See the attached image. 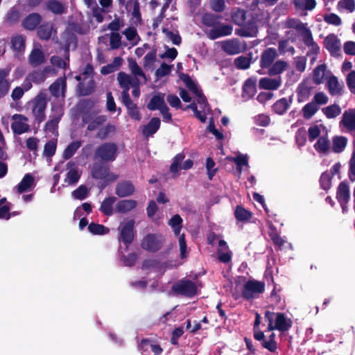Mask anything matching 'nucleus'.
Listing matches in <instances>:
<instances>
[{"mask_svg": "<svg viewBox=\"0 0 355 355\" xmlns=\"http://www.w3.org/2000/svg\"><path fill=\"white\" fill-rule=\"evenodd\" d=\"M293 322L291 318L286 316L285 313L282 312L277 313L275 317V327L276 330L281 332H286L292 327Z\"/></svg>", "mask_w": 355, "mask_h": 355, "instance_id": "20", "label": "nucleus"}, {"mask_svg": "<svg viewBox=\"0 0 355 355\" xmlns=\"http://www.w3.org/2000/svg\"><path fill=\"white\" fill-rule=\"evenodd\" d=\"M257 93V78L250 77L245 82L242 87V97L250 99Z\"/></svg>", "mask_w": 355, "mask_h": 355, "instance_id": "17", "label": "nucleus"}, {"mask_svg": "<svg viewBox=\"0 0 355 355\" xmlns=\"http://www.w3.org/2000/svg\"><path fill=\"white\" fill-rule=\"evenodd\" d=\"M349 179L354 182L355 181V143L354 142V149L352 156L349 161V170H348Z\"/></svg>", "mask_w": 355, "mask_h": 355, "instance_id": "64", "label": "nucleus"}, {"mask_svg": "<svg viewBox=\"0 0 355 355\" xmlns=\"http://www.w3.org/2000/svg\"><path fill=\"white\" fill-rule=\"evenodd\" d=\"M330 146V141L327 137H320L314 144V148L318 152L327 153Z\"/></svg>", "mask_w": 355, "mask_h": 355, "instance_id": "58", "label": "nucleus"}, {"mask_svg": "<svg viewBox=\"0 0 355 355\" xmlns=\"http://www.w3.org/2000/svg\"><path fill=\"white\" fill-rule=\"evenodd\" d=\"M261 315L258 313H255V320L253 324V336L256 340H261L266 338L263 331L259 329L261 324Z\"/></svg>", "mask_w": 355, "mask_h": 355, "instance_id": "46", "label": "nucleus"}, {"mask_svg": "<svg viewBox=\"0 0 355 355\" xmlns=\"http://www.w3.org/2000/svg\"><path fill=\"white\" fill-rule=\"evenodd\" d=\"M160 125V119L158 117H153L146 125L142 126L143 136L146 138L152 137L159 129Z\"/></svg>", "mask_w": 355, "mask_h": 355, "instance_id": "19", "label": "nucleus"}, {"mask_svg": "<svg viewBox=\"0 0 355 355\" xmlns=\"http://www.w3.org/2000/svg\"><path fill=\"white\" fill-rule=\"evenodd\" d=\"M327 67L324 64L318 65L313 72V80L316 85L323 83Z\"/></svg>", "mask_w": 355, "mask_h": 355, "instance_id": "49", "label": "nucleus"}, {"mask_svg": "<svg viewBox=\"0 0 355 355\" xmlns=\"http://www.w3.org/2000/svg\"><path fill=\"white\" fill-rule=\"evenodd\" d=\"M327 87L331 96H340L342 94L343 86L335 76L329 78L327 82Z\"/></svg>", "mask_w": 355, "mask_h": 355, "instance_id": "34", "label": "nucleus"}, {"mask_svg": "<svg viewBox=\"0 0 355 355\" xmlns=\"http://www.w3.org/2000/svg\"><path fill=\"white\" fill-rule=\"evenodd\" d=\"M42 15L38 12L28 14L21 21L22 27L27 31H35L41 24Z\"/></svg>", "mask_w": 355, "mask_h": 355, "instance_id": "13", "label": "nucleus"}, {"mask_svg": "<svg viewBox=\"0 0 355 355\" xmlns=\"http://www.w3.org/2000/svg\"><path fill=\"white\" fill-rule=\"evenodd\" d=\"M163 246V241L159 236L148 234L141 241V247L149 252H156Z\"/></svg>", "mask_w": 355, "mask_h": 355, "instance_id": "7", "label": "nucleus"}, {"mask_svg": "<svg viewBox=\"0 0 355 355\" xmlns=\"http://www.w3.org/2000/svg\"><path fill=\"white\" fill-rule=\"evenodd\" d=\"M10 48L16 53H22L26 48V37L21 34H15L10 39Z\"/></svg>", "mask_w": 355, "mask_h": 355, "instance_id": "28", "label": "nucleus"}, {"mask_svg": "<svg viewBox=\"0 0 355 355\" xmlns=\"http://www.w3.org/2000/svg\"><path fill=\"white\" fill-rule=\"evenodd\" d=\"M347 132L355 136V108L345 110L340 122Z\"/></svg>", "mask_w": 355, "mask_h": 355, "instance_id": "12", "label": "nucleus"}, {"mask_svg": "<svg viewBox=\"0 0 355 355\" xmlns=\"http://www.w3.org/2000/svg\"><path fill=\"white\" fill-rule=\"evenodd\" d=\"M81 146L80 141H75L70 143L63 152L62 157L64 159H69L73 156L78 149Z\"/></svg>", "mask_w": 355, "mask_h": 355, "instance_id": "50", "label": "nucleus"}, {"mask_svg": "<svg viewBox=\"0 0 355 355\" xmlns=\"http://www.w3.org/2000/svg\"><path fill=\"white\" fill-rule=\"evenodd\" d=\"M319 107L313 101L306 104L302 110L303 117L305 119H310L318 112Z\"/></svg>", "mask_w": 355, "mask_h": 355, "instance_id": "52", "label": "nucleus"}, {"mask_svg": "<svg viewBox=\"0 0 355 355\" xmlns=\"http://www.w3.org/2000/svg\"><path fill=\"white\" fill-rule=\"evenodd\" d=\"M78 86L80 95L88 96L94 92L96 84L95 81L91 78L86 85L83 83H80Z\"/></svg>", "mask_w": 355, "mask_h": 355, "instance_id": "54", "label": "nucleus"}, {"mask_svg": "<svg viewBox=\"0 0 355 355\" xmlns=\"http://www.w3.org/2000/svg\"><path fill=\"white\" fill-rule=\"evenodd\" d=\"M236 35L241 37H255L258 33L257 21L253 16L245 20V23L240 26L239 28L235 30Z\"/></svg>", "mask_w": 355, "mask_h": 355, "instance_id": "6", "label": "nucleus"}, {"mask_svg": "<svg viewBox=\"0 0 355 355\" xmlns=\"http://www.w3.org/2000/svg\"><path fill=\"white\" fill-rule=\"evenodd\" d=\"M52 69L50 66L45 67L42 70H35L28 74L33 83L35 84H41L46 80V74L51 71Z\"/></svg>", "mask_w": 355, "mask_h": 355, "instance_id": "37", "label": "nucleus"}, {"mask_svg": "<svg viewBox=\"0 0 355 355\" xmlns=\"http://www.w3.org/2000/svg\"><path fill=\"white\" fill-rule=\"evenodd\" d=\"M223 50L229 55H236L243 50L241 43L238 40H227L222 44Z\"/></svg>", "mask_w": 355, "mask_h": 355, "instance_id": "29", "label": "nucleus"}, {"mask_svg": "<svg viewBox=\"0 0 355 355\" xmlns=\"http://www.w3.org/2000/svg\"><path fill=\"white\" fill-rule=\"evenodd\" d=\"M324 46L333 57H339L341 54L340 40L334 34L327 35L324 40Z\"/></svg>", "mask_w": 355, "mask_h": 355, "instance_id": "11", "label": "nucleus"}, {"mask_svg": "<svg viewBox=\"0 0 355 355\" xmlns=\"http://www.w3.org/2000/svg\"><path fill=\"white\" fill-rule=\"evenodd\" d=\"M29 64L36 67L45 62V56L43 51L40 49H33L28 56Z\"/></svg>", "mask_w": 355, "mask_h": 355, "instance_id": "31", "label": "nucleus"}, {"mask_svg": "<svg viewBox=\"0 0 355 355\" xmlns=\"http://www.w3.org/2000/svg\"><path fill=\"white\" fill-rule=\"evenodd\" d=\"M88 230L94 235H105L110 232L108 227L96 223H91L89 224Z\"/></svg>", "mask_w": 355, "mask_h": 355, "instance_id": "51", "label": "nucleus"}, {"mask_svg": "<svg viewBox=\"0 0 355 355\" xmlns=\"http://www.w3.org/2000/svg\"><path fill=\"white\" fill-rule=\"evenodd\" d=\"M336 198L340 204H347L349 198V188L347 183L345 182H341L336 192Z\"/></svg>", "mask_w": 355, "mask_h": 355, "instance_id": "26", "label": "nucleus"}, {"mask_svg": "<svg viewBox=\"0 0 355 355\" xmlns=\"http://www.w3.org/2000/svg\"><path fill=\"white\" fill-rule=\"evenodd\" d=\"M81 173H79L77 168H71L67 173L64 182L69 185H75L80 178Z\"/></svg>", "mask_w": 355, "mask_h": 355, "instance_id": "59", "label": "nucleus"}, {"mask_svg": "<svg viewBox=\"0 0 355 355\" xmlns=\"http://www.w3.org/2000/svg\"><path fill=\"white\" fill-rule=\"evenodd\" d=\"M20 17V13L15 8H12L6 15V21L10 25L17 24Z\"/></svg>", "mask_w": 355, "mask_h": 355, "instance_id": "63", "label": "nucleus"}, {"mask_svg": "<svg viewBox=\"0 0 355 355\" xmlns=\"http://www.w3.org/2000/svg\"><path fill=\"white\" fill-rule=\"evenodd\" d=\"M291 103V98L288 100L286 98L284 97L277 101L273 104V105L272 106V110L275 113L279 115H283L288 110Z\"/></svg>", "mask_w": 355, "mask_h": 355, "instance_id": "33", "label": "nucleus"}, {"mask_svg": "<svg viewBox=\"0 0 355 355\" xmlns=\"http://www.w3.org/2000/svg\"><path fill=\"white\" fill-rule=\"evenodd\" d=\"M166 105L164 102V94L159 93L152 97L150 102L147 104V108L149 110H160Z\"/></svg>", "mask_w": 355, "mask_h": 355, "instance_id": "40", "label": "nucleus"}, {"mask_svg": "<svg viewBox=\"0 0 355 355\" xmlns=\"http://www.w3.org/2000/svg\"><path fill=\"white\" fill-rule=\"evenodd\" d=\"M303 43L309 47L307 55H317L320 53V47L313 40L312 33L310 31H306V34L302 37Z\"/></svg>", "mask_w": 355, "mask_h": 355, "instance_id": "23", "label": "nucleus"}, {"mask_svg": "<svg viewBox=\"0 0 355 355\" xmlns=\"http://www.w3.org/2000/svg\"><path fill=\"white\" fill-rule=\"evenodd\" d=\"M64 59L58 55H53L51 58V62L53 66L61 69H67L69 64V44H66L64 48Z\"/></svg>", "mask_w": 355, "mask_h": 355, "instance_id": "24", "label": "nucleus"}, {"mask_svg": "<svg viewBox=\"0 0 355 355\" xmlns=\"http://www.w3.org/2000/svg\"><path fill=\"white\" fill-rule=\"evenodd\" d=\"M107 120V116L97 115L95 112H85L82 116L83 123L87 124V130L89 131L96 130Z\"/></svg>", "mask_w": 355, "mask_h": 355, "instance_id": "4", "label": "nucleus"}, {"mask_svg": "<svg viewBox=\"0 0 355 355\" xmlns=\"http://www.w3.org/2000/svg\"><path fill=\"white\" fill-rule=\"evenodd\" d=\"M179 76L187 89L198 97V103L199 104H207L206 96L188 73H180Z\"/></svg>", "mask_w": 355, "mask_h": 355, "instance_id": "5", "label": "nucleus"}, {"mask_svg": "<svg viewBox=\"0 0 355 355\" xmlns=\"http://www.w3.org/2000/svg\"><path fill=\"white\" fill-rule=\"evenodd\" d=\"M53 24L50 21H45L37 28V35L42 40H49L52 35Z\"/></svg>", "mask_w": 355, "mask_h": 355, "instance_id": "25", "label": "nucleus"}, {"mask_svg": "<svg viewBox=\"0 0 355 355\" xmlns=\"http://www.w3.org/2000/svg\"><path fill=\"white\" fill-rule=\"evenodd\" d=\"M222 16L211 13L206 12L202 16V23L207 27H211L214 28L220 24Z\"/></svg>", "mask_w": 355, "mask_h": 355, "instance_id": "35", "label": "nucleus"}, {"mask_svg": "<svg viewBox=\"0 0 355 355\" xmlns=\"http://www.w3.org/2000/svg\"><path fill=\"white\" fill-rule=\"evenodd\" d=\"M137 205V202L135 200H121L116 204V211L119 213H127L134 209Z\"/></svg>", "mask_w": 355, "mask_h": 355, "instance_id": "39", "label": "nucleus"}, {"mask_svg": "<svg viewBox=\"0 0 355 355\" xmlns=\"http://www.w3.org/2000/svg\"><path fill=\"white\" fill-rule=\"evenodd\" d=\"M67 89V78L65 76L57 78L50 86L49 91L52 96L58 98L61 93L64 96Z\"/></svg>", "mask_w": 355, "mask_h": 355, "instance_id": "16", "label": "nucleus"}, {"mask_svg": "<svg viewBox=\"0 0 355 355\" xmlns=\"http://www.w3.org/2000/svg\"><path fill=\"white\" fill-rule=\"evenodd\" d=\"M116 126L111 123H107L105 126L98 129L96 137L101 139H106L110 134L114 133L116 132Z\"/></svg>", "mask_w": 355, "mask_h": 355, "instance_id": "57", "label": "nucleus"}, {"mask_svg": "<svg viewBox=\"0 0 355 355\" xmlns=\"http://www.w3.org/2000/svg\"><path fill=\"white\" fill-rule=\"evenodd\" d=\"M286 27L295 29L300 33L301 37L306 34V31H310L304 24L295 19H289L286 21Z\"/></svg>", "mask_w": 355, "mask_h": 355, "instance_id": "43", "label": "nucleus"}, {"mask_svg": "<svg viewBox=\"0 0 355 355\" xmlns=\"http://www.w3.org/2000/svg\"><path fill=\"white\" fill-rule=\"evenodd\" d=\"M311 94V89L306 86L300 85L297 89L298 102H304L309 99Z\"/></svg>", "mask_w": 355, "mask_h": 355, "instance_id": "61", "label": "nucleus"}, {"mask_svg": "<svg viewBox=\"0 0 355 355\" xmlns=\"http://www.w3.org/2000/svg\"><path fill=\"white\" fill-rule=\"evenodd\" d=\"M282 82L280 76L275 78L264 77L259 80V87L260 89L266 90H277L281 86Z\"/></svg>", "mask_w": 355, "mask_h": 355, "instance_id": "21", "label": "nucleus"}, {"mask_svg": "<svg viewBox=\"0 0 355 355\" xmlns=\"http://www.w3.org/2000/svg\"><path fill=\"white\" fill-rule=\"evenodd\" d=\"M293 4L297 9L312 10L316 6L315 0H293Z\"/></svg>", "mask_w": 355, "mask_h": 355, "instance_id": "56", "label": "nucleus"}, {"mask_svg": "<svg viewBox=\"0 0 355 355\" xmlns=\"http://www.w3.org/2000/svg\"><path fill=\"white\" fill-rule=\"evenodd\" d=\"M233 28L229 24H221L212 28L209 32V37L211 40H216L221 37L230 35Z\"/></svg>", "mask_w": 355, "mask_h": 355, "instance_id": "18", "label": "nucleus"}, {"mask_svg": "<svg viewBox=\"0 0 355 355\" xmlns=\"http://www.w3.org/2000/svg\"><path fill=\"white\" fill-rule=\"evenodd\" d=\"M270 67L268 71V75L277 76L285 71L287 67V62L283 60H277Z\"/></svg>", "mask_w": 355, "mask_h": 355, "instance_id": "45", "label": "nucleus"}, {"mask_svg": "<svg viewBox=\"0 0 355 355\" xmlns=\"http://www.w3.org/2000/svg\"><path fill=\"white\" fill-rule=\"evenodd\" d=\"M13 122L11 123V129L14 134L21 135L30 130V126L26 123L28 118L23 114H15L12 116Z\"/></svg>", "mask_w": 355, "mask_h": 355, "instance_id": "10", "label": "nucleus"}, {"mask_svg": "<svg viewBox=\"0 0 355 355\" xmlns=\"http://www.w3.org/2000/svg\"><path fill=\"white\" fill-rule=\"evenodd\" d=\"M277 56V53L275 49L270 47L264 50L260 59L261 69H266L271 66Z\"/></svg>", "mask_w": 355, "mask_h": 355, "instance_id": "22", "label": "nucleus"}, {"mask_svg": "<svg viewBox=\"0 0 355 355\" xmlns=\"http://www.w3.org/2000/svg\"><path fill=\"white\" fill-rule=\"evenodd\" d=\"M265 291V283L257 280H248L242 289V297L250 300L255 297L256 294H261Z\"/></svg>", "mask_w": 355, "mask_h": 355, "instance_id": "3", "label": "nucleus"}, {"mask_svg": "<svg viewBox=\"0 0 355 355\" xmlns=\"http://www.w3.org/2000/svg\"><path fill=\"white\" fill-rule=\"evenodd\" d=\"M45 6L48 11L55 15H62L67 12L66 6L58 0H47Z\"/></svg>", "mask_w": 355, "mask_h": 355, "instance_id": "27", "label": "nucleus"}, {"mask_svg": "<svg viewBox=\"0 0 355 355\" xmlns=\"http://www.w3.org/2000/svg\"><path fill=\"white\" fill-rule=\"evenodd\" d=\"M157 50L153 49L144 58V67L145 69H153V64L156 61Z\"/></svg>", "mask_w": 355, "mask_h": 355, "instance_id": "62", "label": "nucleus"}, {"mask_svg": "<svg viewBox=\"0 0 355 355\" xmlns=\"http://www.w3.org/2000/svg\"><path fill=\"white\" fill-rule=\"evenodd\" d=\"M231 17L233 22L240 26L247 19V11L241 8H236L232 12Z\"/></svg>", "mask_w": 355, "mask_h": 355, "instance_id": "47", "label": "nucleus"}, {"mask_svg": "<svg viewBox=\"0 0 355 355\" xmlns=\"http://www.w3.org/2000/svg\"><path fill=\"white\" fill-rule=\"evenodd\" d=\"M89 193L87 186L81 184L72 191L71 196L74 199L83 200L87 198Z\"/></svg>", "mask_w": 355, "mask_h": 355, "instance_id": "60", "label": "nucleus"}, {"mask_svg": "<svg viewBox=\"0 0 355 355\" xmlns=\"http://www.w3.org/2000/svg\"><path fill=\"white\" fill-rule=\"evenodd\" d=\"M118 147L115 143L105 142L100 145L95 152V157L103 162H113L117 155Z\"/></svg>", "mask_w": 355, "mask_h": 355, "instance_id": "1", "label": "nucleus"}, {"mask_svg": "<svg viewBox=\"0 0 355 355\" xmlns=\"http://www.w3.org/2000/svg\"><path fill=\"white\" fill-rule=\"evenodd\" d=\"M121 101L127 109L128 116L132 119L139 121L141 119V114L137 105L132 102L130 96L124 95V97L121 98Z\"/></svg>", "mask_w": 355, "mask_h": 355, "instance_id": "15", "label": "nucleus"}, {"mask_svg": "<svg viewBox=\"0 0 355 355\" xmlns=\"http://www.w3.org/2000/svg\"><path fill=\"white\" fill-rule=\"evenodd\" d=\"M135 224L134 219L128 220L121 228L119 240L121 241L127 248L132 243L135 238Z\"/></svg>", "mask_w": 355, "mask_h": 355, "instance_id": "9", "label": "nucleus"}, {"mask_svg": "<svg viewBox=\"0 0 355 355\" xmlns=\"http://www.w3.org/2000/svg\"><path fill=\"white\" fill-rule=\"evenodd\" d=\"M116 198L114 196L105 198L102 202L100 211L105 216H110L113 214V205Z\"/></svg>", "mask_w": 355, "mask_h": 355, "instance_id": "41", "label": "nucleus"}, {"mask_svg": "<svg viewBox=\"0 0 355 355\" xmlns=\"http://www.w3.org/2000/svg\"><path fill=\"white\" fill-rule=\"evenodd\" d=\"M110 168L103 164H95L92 170V178L96 180H103L109 174Z\"/></svg>", "mask_w": 355, "mask_h": 355, "instance_id": "36", "label": "nucleus"}, {"mask_svg": "<svg viewBox=\"0 0 355 355\" xmlns=\"http://www.w3.org/2000/svg\"><path fill=\"white\" fill-rule=\"evenodd\" d=\"M234 216L238 221L246 222L252 218V214L243 207L237 205L234 211Z\"/></svg>", "mask_w": 355, "mask_h": 355, "instance_id": "44", "label": "nucleus"}, {"mask_svg": "<svg viewBox=\"0 0 355 355\" xmlns=\"http://www.w3.org/2000/svg\"><path fill=\"white\" fill-rule=\"evenodd\" d=\"M9 76V71L3 69H0V98L5 97L9 92L10 84L7 79Z\"/></svg>", "mask_w": 355, "mask_h": 355, "instance_id": "32", "label": "nucleus"}, {"mask_svg": "<svg viewBox=\"0 0 355 355\" xmlns=\"http://www.w3.org/2000/svg\"><path fill=\"white\" fill-rule=\"evenodd\" d=\"M135 191L134 184L130 180L119 182L115 188V194L119 198L129 197Z\"/></svg>", "mask_w": 355, "mask_h": 355, "instance_id": "14", "label": "nucleus"}, {"mask_svg": "<svg viewBox=\"0 0 355 355\" xmlns=\"http://www.w3.org/2000/svg\"><path fill=\"white\" fill-rule=\"evenodd\" d=\"M47 105V101L44 96L37 95L33 102V114L35 121L40 123L45 120V110Z\"/></svg>", "mask_w": 355, "mask_h": 355, "instance_id": "8", "label": "nucleus"}, {"mask_svg": "<svg viewBox=\"0 0 355 355\" xmlns=\"http://www.w3.org/2000/svg\"><path fill=\"white\" fill-rule=\"evenodd\" d=\"M182 218L179 214H175L168 221L170 225L175 236H179L182 227Z\"/></svg>", "mask_w": 355, "mask_h": 355, "instance_id": "48", "label": "nucleus"}, {"mask_svg": "<svg viewBox=\"0 0 355 355\" xmlns=\"http://www.w3.org/2000/svg\"><path fill=\"white\" fill-rule=\"evenodd\" d=\"M348 143V139L345 136H334L332 138V151L335 153H343Z\"/></svg>", "mask_w": 355, "mask_h": 355, "instance_id": "38", "label": "nucleus"}, {"mask_svg": "<svg viewBox=\"0 0 355 355\" xmlns=\"http://www.w3.org/2000/svg\"><path fill=\"white\" fill-rule=\"evenodd\" d=\"M322 110L327 119H334L341 113V108L337 104L329 105Z\"/></svg>", "mask_w": 355, "mask_h": 355, "instance_id": "53", "label": "nucleus"}, {"mask_svg": "<svg viewBox=\"0 0 355 355\" xmlns=\"http://www.w3.org/2000/svg\"><path fill=\"white\" fill-rule=\"evenodd\" d=\"M261 346L268 349L270 352H275L277 349V344L275 341V334L272 333L269 337L268 340H266L265 338L263 340H261Z\"/></svg>", "mask_w": 355, "mask_h": 355, "instance_id": "55", "label": "nucleus"}, {"mask_svg": "<svg viewBox=\"0 0 355 355\" xmlns=\"http://www.w3.org/2000/svg\"><path fill=\"white\" fill-rule=\"evenodd\" d=\"M172 289L175 293L188 297H192L197 294L196 284L186 279H182L174 284Z\"/></svg>", "mask_w": 355, "mask_h": 355, "instance_id": "2", "label": "nucleus"}, {"mask_svg": "<svg viewBox=\"0 0 355 355\" xmlns=\"http://www.w3.org/2000/svg\"><path fill=\"white\" fill-rule=\"evenodd\" d=\"M34 183V178L30 173H26L17 186V192L23 193L28 191Z\"/></svg>", "mask_w": 355, "mask_h": 355, "instance_id": "42", "label": "nucleus"}, {"mask_svg": "<svg viewBox=\"0 0 355 355\" xmlns=\"http://www.w3.org/2000/svg\"><path fill=\"white\" fill-rule=\"evenodd\" d=\"M131 76L125 73V72L121 71L117 74V80L120 87L123 89L121 92V98L125 96H129L130 84Z\"/></svg>", "mask_w": 355, "mask_h": 355, "instance_id": "30", "label": "nucleus"}]
</instances>
